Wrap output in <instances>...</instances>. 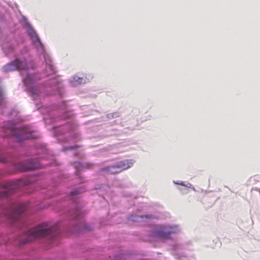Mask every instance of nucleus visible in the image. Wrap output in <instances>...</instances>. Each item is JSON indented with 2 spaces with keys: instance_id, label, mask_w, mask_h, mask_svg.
Here are the masks:
<instances>
[{
  "instance_id": "f257e3e1",
  "label": "nucleus",
  "mask_w": 260,
  "mask_h": 260,
  "mask_svg": "<svg viewBox=\"0 0 260 260\" xmlns=\"http://www.w3.org/2000/svg\"><path fill=\"white\" fill-rule=\"evenodd\" d=\"M0 191V224L11 229L12 234L8 241L18 247L24 246V202L12 200V195L20 192L24 194V179L2 183Z\"/></svg>"
},
{
  "instance_id": "f03ea898",
  "label": "nucleus",
  "mask_w": 260,
  "mask_h": 260,
  "mask_svg": "<svg viewBox=\"0 0 260 260\" xmlns=\"http://www.w3.org/2000/svg\"><path fill=\"white\" fill-rule=\"evenodd\" d=\"M20 155L23 157H38L17 162L16 160V156L5 148H0V162L8 164L11 168L7 170H0V176L18 172L42 169L46 166H50L51 168L47 171L49 173H53L58 170V164L56 162L54 156L47 148L45 144L34 143L27 148L26 152Z\"/></svg>"
},
{
  "instance_id": "7ed1b4c3",
  "label": "nucleus",
  "mask_w": 260,
  "mask_h": 260,
  "mask_svg": "<svg viewBox=\"0 0 260 260\" xmlns=\"http://www.w3.org/2000/svg\"><path fill=\"white\" fill-rule=\"evenodd\" d=\"M36 74L27 73L23 78L22 81L25 86V90L33 96L38 95L42 92H46L48 95L61 96L64 92L62 81L56 77L48 80L44 84H40Z\"/></svg>"
},
{
  "instance_id": "20e7f679",
  "label": "nucleus",
  "mask_w": 260,
  "mask_h": 260,
  "mask_svg": "<svg viewBox=\"0 0 260 260\" xmlns=\"http://www.w3.org/2000/svg\"><path fill=\"white\" fill-rule=\"evenodd\" d=\"M21 22L23 23V27L26 29V33L31 41L32 45L36 49L40 57L41 55H43L46 66L45 73L48 75L55 73L56 70L52 63V60L49 54L46 52L44 45L42 43L36 30L27 21V18L25 16H22Z\"/></svg>"
},
{
  "instance_id": "39448f33",
  "label": "nucleus",
  "mask_w": 260,
  "mask_h": 260,
  "mask_svg": "<svg viewBox=\"0 0 260 260\" xmlns=\"http://www.w3.org/2000/svg\"><path fill=\"white\" fill-rule=\"evenodd\" d=\"M44 110L43 112L42 110L41 112L46 115L44 117L46 123H59L60 121L71 118L74 115L73 112L68 109L64 101L46 107Z\"/></svg>"
},
{
  "instance_id": "423d86ee",
  "label": "nucleus",
  "mask_w": 260,
  "mask_h": 260,
  "mask_svg": "<svg viewBox=\"0 0 260 260\" xmlns=\"http://www.w3.org/2000/svg\"><path fill=\"white\" fill-rule=\"evenodd\" d=\"M76 127L75 122L69 121L64 124H56L52 128L59 142L74 143L80 139V134L74 132Z\"/></svg>"
},
{
  "instance_id": "0eeeda50",
  "label": "nucleus",
  "mask_w": 260,
  "mask_h": 260,
  "mask_svg": "<svg viewBox=\"0 0 260 260\" xmlns=\"http://www.w3.org/2000/svg\"><path fill=\"white\" fill-rule=\"evenodd\" d=\"M135 162L133 159H124L116 163L99 169L98 174L105 176L108 174H116L132 167Z\"/></svg>"
},
{
  "instance_id": "6e6552de",
  "label": "nucleus",
  "mask_w": 260,
  "mask_h": 260,
  "mask_svg": "<svg viewBox=\"0 0 260 260\" xmlns=\"http://www.w3.org/2000/svg\"><path fill=\"white\" fill-rule=\"evenodd\" d=\"M181 232L179 225L173 224H159L155 228L152 232L155 237L165 240L172 239V235Z\"/></svg>"
},
{
  "instance_id": "1a4fd4ad",
  "label": "nucleus",
  "mask_w": 260,
  "mask_h": 260,
  "mask_svg": "<svg viewBox=\"0 0 260 260\" xmlns=\"http://www.w3.org/2000/svg\"><path fill=\"white\" fill-rule=\"evenodd\" d=\"M0 45L2 47V49L3 50L5 55L7 56H10L12 54H14L15 57L16 58V55L19 54V58L21 60H24L23 57L25 58L26 64H27V59L25 55L28 52V49L26 47H23L19 51V53H16L15 50L14 46L13 44L10 42V38L9 36H6L5 38L3 39L1 38V41H0Z\"/></svg>"
},
{
  "instance_id": "9d476101",
  "label": "nucleus",
  "mask_w": 260,
  "mask_h": 260,
  "mask_svg": "<svg viewBox=\"0 0 260 260\" xmlns=\"http://www.w3.org/2000/svg\"><path fill=\"white\" fill-rule=\"evenodd\" d=\"M17 142L21 143L28 140H35L39 137V133L33 129L30 126L24 125L14 133Z\"/></svg>"
},
{
  "instance_id": "9b49d317",
  "label": "nucleus",
  "mask_w": 260,
  "mask_h": 260,
  "mask_svg": "<svg viewBox=\"0 0 260 260\" xmlns=\"http://www.w3.org/2000/svg\"><path fill=\"white\" fill-rule=\"evenodd\" d=\"M72 166L75 168V173L77 176L76 180L74 181L73 185L74 186L85 183L86 180L85 178L81 175V171L85 169H90L93 168L94 164L91 163H82L78 161H75L72 162Z\"/></svg>"
},
{
  "instance_id": "f8f14e48",
  "label": "nucleus",
  "mask_w": 260,
  "mask_h": 260,
  "mask_svg": "<svg viewBox=\"0 0 260 260\" xmlns=\"http://www.w3.org/2000/svg\"><path fill=\"white\" fill-rule=\"evenodd\" d=\"M19 55H16V58L14 60L7 63L3 67V72L8 73L15 70H19L21 71L27 72L28 67L26 64V59L23 57L24 60H21L19 58Z\"/></svg>"
},
{
  "instance_id": "ddd939ff",
  "label": "nucleus",
  "mask_w": 260,
  "mask_h": 260,
  "mask_svg": "<svg viewBox=\"0 0 260 260\" xmlns=\"http://www.w3.org/2000/svg\"><path fill=\"white\" fill-rule=\"evenodd\" d=\"M127 220L132 221H148L155 218V216L151 214L138 215L135 213L129 214L126 217Z\"/></svg>"
},
{
  "instance_id": "4468645a",
  "label": "nucleus",
  "mask_w": 260,
  "mask_h": 260,
  "mask_svg": "<svg viewBox=\"0 0 260 260\" xmlns=\"http://www.w3.org/2000/svg\"><path fill=\"white\" fill-rule=\"evenodd\" d=\"M182 246L180 244H174L171 246L172 250V254L175 256L176 258H181L180 260H187V258L183 256L182 253L178 252V251L182 249Z\"/></svg>"
},
{
  "instance_id": "2eb2a0df",
  "label": "nucleus",
  "mask_w": 260,
  "mask_h": 260,
  "mask_svg": "<svg viewBox=\"0 0 260 260\" xmlns=\"http://www.w3.org/2000/svg\"><path fill=\"white\" fill-rule=\"evenodd\" d=\"M86 78L83 77H80L78 75H75L72 77L70 80V83L72 86L75 87L82 83H85Z\"/></svg>"
},
{
  "instance_id": "dca6fc26",
  "label": "nucleus",
  "mask_w": 260,
  "mask_h": 260,
  "mask_svg": "<svg viewBox=\"0 0 260 260\" xmlns=\"http://www.w3.org/2000/svg\"><path fill=\"white\" fill-rule=\"evenodd\" d=\"M130 257L129 253H125L123 252H119L118 253L114 254L112 257L109 256L106 257L107 260H126Z\"/></svg>"
},
{
  "instance_id": "f3484780",
  "label": "nucleus",
  "mask_w": 260,
  "mask_h": 260,
  "mask_svg": "<svg viewBox=\"0 0 260 260\" xmlns=\"http://www.w3.org/2000/svg\"><path fill=\"white\" fill-rule=\"evenodd\" d=\"M4 22L3 21V19L2 16L0 15V41H1V38L4 39L6 38V36L4 35V31L2 28V26H3Z\"/></svg>"
},
{
  "instance_id": "a211bd4d",
  "label": "nucleus",
  "mask_w": 260,
  "mask_h": 260,
  "mask_svg": "<svg viewBox=\"0 0 260 260\" xmlns=\"http://www.w3.org/2000/svg\"><path fill=\"white\" fill-rule=\"evenodd\" d=\"M79 146L77 144H75L74 145L65 146L62 147V151L65 152L68 150H74L79 148Z\"/></svg>"
},
{
  "instance_id": "6ab92c4d",
  "label": "nucleus",
  "mask_w": 260,
  "mask_h": 260,
  "mask_svg": "<svg viewBox=\"0 0 260 260\" xmlns=\"http://www.w3.org/2000/svg\"><path fill=\"white\" fill-rule=\"evenodd\" d=\"M4 97L3 93V91L1 89V88H0V106H1L2 107L5 106V103H4Z\"/></svg>"
},
{
  "instance_id": "aec40b11",
  "label": "nucleus",
  "mask_w": 260,
  "mask_h": 260,
  "mask_svg": "<svg viewBox=\"0 0 260 260\" xmlns=\"http://www.w3.org/2000/svg\"><path fill=\"white\" fill-rule=\"evenodd\" d=\"M180 185H182L183 186H184L185 187L192 188L193 189H194V187H192V184H190L189 182H187L186 184H185L183 181H181L180 183Z\"/></svg>"
},
{
  "instance_id": "412c9836",
  "label": "nucleus",
  "mask_w": 260,
  "mask_h": 260,
  "mask_svg": "<svg viewBox=\"0 0 260 260\" xmlns=\"http://www.w3.org/2000/svg\"><path fill=\"white\" fill-rule=\"evenodd\" d=\"M112 113L113 115L114 118H116L119 117L120 116V113L118 112H113Z\"/></svg>"
},
{
  "instance_id": "4be33fe9",
  "label": "nucleus",
  "mask_w": 260,
  "mask_h": 260,
  "mask_svg": "<svg viewBox=\"0 0 260 260\" xmlns=\"http://www.w3.org/2000/svg\"><path fill=\"white\" fill-rule=\"evenodd\" d=\"M106 150H107L106 149H101L99 150V151H98V153L96 154L95 155H101L103 153L105 152L106 151Z\"/></svg>"
},
{
  "instance_id": "5701e85b",
  "label": "nucleus",
  "mask_w": 260,
  "mask_h": 260,
  "mask_svg": "<svg viewBox=\"0 0 260 260\" xmlns=\"http://www.w3.org/2000/svg\"><path fill=\"white\" fill-rule=\"evenodd\" d=\"M106 117L108 119H114V117H113V115L112 114V113H109L108 114L106 115Z\"/></svg>"
},
{
  "instance_id": "b1692460",
  "label": "nucleus",
  "mask_w": 260,
  "mask_h": 260,
  "mask_svg": "<svg viewBox=\"0 0 260 260\" xmlns=\"http://www.w3.org/2000/svg\"><path fill=\"white\" fill-rule=\"evenodd\" d=\"M116 124H121V126H123V125L122 124L121 121L118 122L117 120H115L112 122V125H116Z\"/></svg>"
},
{
  "instance_id": "393cba45",
  "label": "nucleus",
  "mask_w": 260,
  "mask_h": 260,
  "mask_svg": "<svg viewBox=\"0 0 260 260\" xmlns=\"http://www.w3.org/2000/svg\"><path fill=\"white\" fill-rule=\"evenodd\" d=\"M179 189L182 191L183 193H186L188 191V189L185 188L182 189L181 188H179Z\"/></svg>"
},
{
  "instance_id": "a878e982",
  "label": "nucleus",
  "mask_w": 260,
  "mask_h": 260,
  "mask_svg": "<svg viewBox=\"0 0 260 260\" xmlns=\"http://www.w3.org/2000/svg\"><path fill=\"white\" fill-rule=\"evenodd\" d=\"M14 113H15V114L16 115L17 114V112L16 111H15V110L13 109L11 110V111L10 112V115H14Z\"/></svg>"
},
{
  "instance_id": "bb28decb",
  "label": "nucleus",
  "mask_w": 260,
  "mask_h": 260,
  "mask_svg": "<svg viewBox=\"0 0 260 260\" xmlns=\"http://www.w3.org/2000/svg\"><path fill=\"white\" fill-rule=\"evenodd\" d=\"M255 190L258 191H259V194H260V189H258V188H252V190Z\"/></svg>"
},
{
  "instance_id": "cd10ccee",
  "label": "nucleus",
  "mask_w": 260,
  "mask_h": 260,
  "mask_svg": "<svg viewBox=\"0 0 260 260\" xmlns=\"http://www.w3.org/2000/svg\"><path fill=\"white\" fill-rule=\"evenodd\" d=\"M173 182L174 184L180 185V182L179 181H174Z\"/></svg>"
},
{
  "instance_id": "c85d7f7f",
  "label": "nucleus",
  "mask_w": 260,
  "mask_h": 260,
  "mask_svg": "<svg viewBox=\"0 0 260 260\" xmlns=\"http://www.w3.org/2000/svg\"><path fill=\"white\" fill-rule=\"evenodd\" d=\"M74 155L75 156H78V155H79V152H78L76 151V152H75L74 153Z\"/></svg>"
},
{
  "instance_id": "c756f323",
  "label": "nucleus",
  "mask_w": 260,
  "mask_h": 260,
  "mask_svg": "<svg viewBox=\"0 0 260 260\" xmlns=\"http://www.w3.org/2000/svg\"><path fill=\"white\" fill-rule=\"evenodd\" d=\"M114 135V134H109V135H106V136H107V137H108V136H112V135Z\"/></svg>"
},
{
  "instance_id": "7c9ffc66",
  "label": "nucleus",
  "mask_w": 260,
  "mask_h": 260,
  "mask_svg": "<svg viewBox=\"0 0 260 260\" xmlns=\"http://www.w3.org/2000/svg\"><path fill=\"white\" fill-rule=\"evenodd\" d=\"M101 187H95V189H99V188H100Z\"/></svg>"
},
{
  "instance_id": "2f4dec72",
  "label": "nucleus",
  "mask_w": 260,
  "mask_h": 260,
  "mask_svg": "<svg viewBox=\"0 0 260 260\" xmlns=\"http://www.w3.org/2000/svg\"><path fill=\"white\" fill-rule=\"evenodd\" d=\"M1 237H2V235H0V238H1Z\"/></svg>"
}]
</instances>
